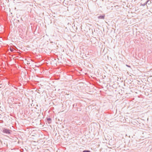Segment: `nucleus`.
I'll return each mask as SVG.
<instances>
[{
	"mask_svg": "<svg viewBox=\"0 0 152 152\" xmlns=\"http://www.w3.org/2000/svg\"><path fill=\"white\" fill-rule=\"evenodd\" d=\"M147 4L146 2L145 3H144L143 4H142V3L141 4V5L142 6H145Z\"/></svg>",
	"mask_w": 152,
	"mask_h": 152,
	"instance_id": "39448f33",
	"label": "nucleus"
},
{
	"mask_svg": "<svg viewBox=\"0 0 152 152\" xmlns=\"http://www.w3.org/2000/svg\"><path fill=\"white\" fill-rule=\"evenodd\" d=\"M147 3L148 4H150L151 3V1L150 0H148L146 1Z\"/></svg>",
	"mask_w": 152,
	"mask_h": 152,
	"instance_id": "20e7f679",
	"label": "nucleus"
},
{
	"mask_svg": "<svg viewBox=\"0 0 152 152\" xmlns=\"http://www.w3.org/2000/svg\"><path fill=\"white\" fill-rule=\"evenodd\" d=\"M105 15H101L98 17L99 19H104V18Z\"/></svg>",
	"mask_w": 152,
	"mask_h": 152,
	"instance_id": "f03ea898",
	"label": "nucleus"
},
{
	"mask_svg": "<svg viewBox=\"0 0 152 152\" xmlns=\"http://www.w3.org/2000/svg\"><path fill=\"white\" fill-rule=\"evenodd\" d=\"M75 105V104H74L73 105V107H74L75 106V105Z\"/></svg>",
	"mask_w": 152,
	"mask_h": 152,
	"instance_id": "1a4fd4ad",
	"label": "nucleus"
},
{
	"mask_svg": "<svg viewBox=\"0 0 152 152\" xmlns=\"http://www.w3.org/2000/svg\"><path fill=\"white\" fill-rule=\"evenodd\" d=\"M2 131L3 132L6 134H9L11 133L10 132L11 131L7 129L3 128Z\"/></svg>",
	"mask_w": 152,
	"mask_h": 152,
	"instance_id": "f257e3e1",
	"label": "nucleus"
},
{
	"mask_svg": "<svg viewBox=\"0 0 152 152\" xmlns=\"http://www.w3.org/2000/svg\"><path fill=\"white\" fill-rule=\"evenodd\" d=\"M47 120L49 124H50L51 122V119L50 118H48L47 119Z\"/></svg>",
	"mask_w": 152,
	"mask_h": 152,
	"instance_id": "7ed1b4c3",
	"label": "nucleus"
},
{
	"mask_svg": "<svg viewBox=\"0 0 152 152\" xmlns=\"http://www.w3.org/2000/svg\"><path fill=\"white\" fill-rule=\"evenodd\" d=\"M82 152H91L89 150H84Z\"/></svg>",
	"mask_w": 152,
	"mask_h": 152,
	"instance_id": "423d86ee",
	"label": "nucleus"
},
{
	"mask_svg": "<svg viewBox=\"0 0 152 152\" xmlns=\"http://www.w3.org/2000/svg\"><path fill=\"white\" fill-rule=\"evenodd\" d=\"M102 1H103V0H102Z\"/></svg>",
	"mask_w": 152,
	"mask_h": 152,
	"instance_id": "9d476101",
	"label": "nucleus"
},
{
	"mask_svg": "<svg viewBox=\"0 0 152 152\" xmlns=\"http://www.w3.org/2000/svg\"><path fill=\"white\" fill-rule=\"evenodd\" d=\"M126 65L127 66H128V67H130V66H129V65H128L126 64Z\"/></svg>",
	"mask_w": 152,
	"mask_h": 152,
	"instance_id": "6e6552de",
	"label": "nucleus"
},
{
	"mask_svg": "<svg viewBox=\"0 0 152 152\" xmlns=\"http://www.w3.org/2000/svg\"><path fill=\"white\" fill-rule=\"evenodd\" d=\"M10 50L12 52V51H13V50L12 49H10Z\"/></svg>",
	"mask_w": 152,
	"mask_h": 152,
	"instance_id": "0eeeda50",
	"label": "nucleus"
}]
</instances>
